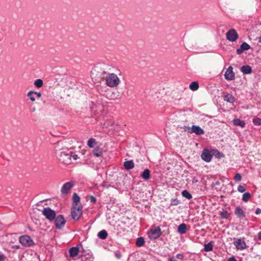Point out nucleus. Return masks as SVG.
Returning <instances> with one entry per match:
<instances>
[{"label":"nucleus","mask_w":261,"mask_h":261,"mask_svg":"<svg viewBox=\"0 0 261 261\" xmlns=\"http://www.w3.org/2000/svg\"><path fill=\"white\" fill-rule=\"evenodd\" d=\"M124 167L127 170H130L134 167V163L132 160L127 161L124 163Z\"/></svg>","instance_id":"nucleus-20"},{"label":"nucleus","mask_w":261,"mask_h":261,"mask_svg":"<svg viewBox=\"0 0 261 261\" xmlns=\"http://www.w3.org/2000/svg\"><path fill=\"white\" fill-rule=\"evenodd\" d=\"M42 214L45 217V218L49 221L54 220L56 217L55 211L51 210L49 207H45L42 211Z\"/></svg>","instance_id":"nucleus-5"},{"label":"nucleus","mask_w":261,"mask_h":261,"mask_svg":"<svg viewBox=\"0 0 261 261\" xmlns=\"http://www.w3.org/2000/svg\"><path fill=\"white\" fill-rule=\"evenodd\" d=\"M5 259V255L4 254L0 253V261H3Z\"/></svg>","instance_id":"nucleus-44"},{"label":"nucleus","mask_w":261,"mask_h":261,"mask_svg":"<svg viewBox=\"0 0 261 261\" xmlns=\"http://www.w3.org/2000/svg\"><path fill=\"white\" fill-rule=\"evenodd\" d=\"M55 223L56 227L58 229H61L64 226L65 221L63 216L61 215L55 217Z\"/></svg>","instance_id":"nucleus-9"},{"label":"nucleus","mask_w":261,"mask_h":261,"mask_svg":"<svg viewBox=\"0 0 261 261\" xmlns=\"http://www.w3.org/2000/svg\"><path fill=\"white\" fill-rule=\"evenodd\" d=\"M72 200H73V206H77L79 205H81L80 204V198L77 195V194L76 193H74L73 194V197H72Z\"/></svg>","instance_id":"nucleus-17"},{"label":"nucleus","mask_w":261,"mask_h":261,"mask_svg":"<svg viewBox=\"0 0 261 261\" xmlns=\"http://www.w3.org/2000/svg\"><path fill=\"white\" fill-rule=\"evenodd\" d=\"M261 213V210L259 208H257L255 211V214L256 215L260 214Z\"/></svg>","instance_id":"nucleus-45"},{"label":"nucleus","mask_w":261,"mask_h":261,"mask_svg":"<svg viewBox=\"0 0 261 261\" xmlns=\"http://www.w3.org/2000/svg\"><path fill=\"white\" fill-rule=\"evenodd\" d=\"M15 248H17V249H18V248H19V246H15Z\"/></svg>","instance_id":"nucleus-51"},{"label":"nucleus","mask_w":261,"mask_h":261,"mask_svg":"<svg viewBox=\"0 0 261 261\" xmlns=\"http://www.w3.org/2000/svg\"><path fill=\"white\" fill-rule=\"evenodd\" d=\"M190 133H195L197 135H203L204 132L202 128L197 125H193L192 126L191 130L189 131Z\"/></svg>","instance_id":"nucleus-13"},{"label":"nucleus","mask_w":261,"mask_h":261,"mask_svg":"<svg viewBox=\"0 0 261 261\" xmlns=\"http://www.w3.org/2000/svg\"><path fill=\"white\" fill-rule=\"evenodd\" d=\"M227 261H237V260L234 257H231L229 258Z\"/></svg>","instance_id":"nucleus-46"},{"label":"nucleus","mask_w":261,"mask_h":261,"mask_svg":"<svg viewBox=\"0 0 261 261\" xmlns=\"http://www.w3.org/2000/svg\"><path fill=\"white\" fill-rule=\"evenodd\" d=\"M148 234L150 240H155L162 234L161 228L159 227H153L150 230Z\"/></svg>","instance_id":"nucleus-4"},{"label":"nucleus","mask_w":261,"mask_h":261,"mask_svg":"<svg viewBox=\"0 0 261 261\" xmlns=\"http://www.w3.org/2000/svg\"><path fill=\"white\" fill-rule=\"evenodd\" d=\"M189 88L193 91H196L199 88V84L197 82H193L190 84Z\"/></svg>","instance_id":"nucleus-25"},{"label":"nucleus","mask_w":261,"mask_h":261,"mask_svg":"<svg viewBox=\"0 0 261 261\" xmlns=\"http://www.w3.org/2000/svg\"><path fill=\"white\" fill-rule=\"evenodd\" d=\"M258 39H259L258 40L259 42L261 43V36L259 37Z\"/></svg>","instance_id":"nucleus-50"},{"label":"nucleus","mask_w":261,"mask_h":261,"mask_svg":"<svg viewBox=\"0 0 261 261\" xmlns=\"http://www.w3.org/2000/svg\"><path fill=\"white\" fill-rule=\"evenodd\" d=\"M233 123L236 126H239L242 128H244L245 126L246 123L244 121L241 120L239 119H235L233 120Z\"/></svg>","instance_id":"nucleus-16"},{"label":"nucleus","mask_w":261,"mask_h":261,"mask_svg":"<svg viewBox=\"0 0 261 261\" xmlns=\"http://www.w3.org/2000/svg\"><path fill=\"white\" fill-rule=\"evenodd\" d=\"M234 179L236 181H240L242 179V176L240 173H237L234 176Z\"/></svg>","instance_id":"nucleus-36"},{"label":"nucleus","mask_w":261,"mask_h":261,"mask_svg":"<svg viewBox=\"0 0 261 261\" xmlns=\"http://www.w3.org/2000/svg\"><path fill=\"white\" fill-rule=\"evenodd\" d=\"M107 236L108 233L105 230L100 231L97 234V237L102 240L106 239L107 238Z\"/></svg>","instance_id":"nucleus-24"},{"label":"nucleus","mask_w":261,"mask_h":261,"mask_svg":"<svg viewBox=\"0 0 261 261\" xmlns=\"http://www.w3.org/2000/svg\"><path fill=\"white\" fill-rule=\"evenodd\" d=\"M201 157L204 161L210 162L212 160L213 155L208 149H205L203 150Z\"/></svg>","instance_id":"nucleus-12"},{"label":"nucleus","mask_w":261,"mask_h":261,"mask_svg":"<svg viewBox=\"0 0 261 261\" xmlns=\"http://www.w3.org/2000/svg\"><path fill=\"white\" fill-rule=\"evenodd\" d=\"M168 261H177V260L174 258V257H171L168 259Z\"/></svg>","instance_id":"nucleus-47"},{"label":"nucleus","mask_w":261,"mask_h":261,"mask_svg":"<svg viewBox=\"0 0 261 261\" xmlns=\"http://www.w3.org/2000/svg\"><path fill=\"white\" fill-rule=\"evenodd\" d=\"M178 200L177 199H174V200H172L171 204L173 205H176L178 204Z\"/></svg>","instance_id":"nucleus-43"},{"label":"nucleus","mask_w":261,"mask_h":261,"mask_svg":"<svg viewBox=\"0 0 261 261\" xmlns=\"http://www.w3.org/2000/svg\"><path fill=\"white\" fill-rule=\"evenodd\" d=\"M33 94L36 96L37 98H39L41 97V93L40 92H35L33 91Z\"/></svg>","instance_id":"nucleus-39"},{"label":"nucleus","mask_w":261,"mask_h":261,"mask_svg":"<svg viewBox=\"0 0 261 261\" xmlns=\"http://www.w3.org/2000/svg\"><path fill=\"white\" fill-rule=\"evenodd\" d=\"M34 84L37 88H41L43 86V82L41 79H38L35 81Z\"/></svg>","instance_id":"nucleus-27"},{"label":"nucleus","mask_w":261,"mask_h":261,"mask_svg":"<svg viewBox=\"0 0 261 261\" xmlns=\"http://www.w3.org/2000/svg\"><path fill=\"white\" fill-rule=\"evenodd\" d=\"M69 253L71 257H74L76 256L79 253V248L76 247H73L69 250Z\"/></svg>","instance_id":"nucleus-15"},{"label":"nucleus","mask_w":261,"mask_h":261,"mask_svg":"<svg viewBox=\"0 0 261 261\" xmlns=\"http://www.w3.org/2000/svg\"><path fill=\"white\" fill-rule=\"evenodd\" d=\"M93 153L94 155L96 157L101 156L102 154V149L100 147L97 146L93 149Z\"/></svg>","instance_id":"nucleus-18"},{"label":"nucleus","mask_w":261,"mask_h":261,"mask_svg":"<svg viewBox=\"0 0 261 261\" xmlns=\"http://www.w3.org/2000/svg\"><path fill=\"white\" fill-rule=\"evenodd\" d=\"M82 215V206H73L71 209V216L73 220H78Z\"/></svg>","instance_id":"nucleus-6"},{"label":"nucleus","mask_w":261,"mask_h":261,"mask_svg":"<svg viewBox=\"0 0 261 261\" xmlns=\"http://www.w3.org/2000/svg\"><path fill=\"white\" fill-rule=\"evenodd\" d=\"M90 201L91 202L94 203L96 201V198L94 196H91L90 197Z\"/></svg>","instance_id":"nucleus-42"},{"label":"nucleus","mask_w":261,"mask_h":261,"mask_svg":"<svg viewBox=\"0 0 261 261\" xmlns=\"http://www.w3.org/2000/svg\"><path fill=\"white\" fill-rule=\"evenodd\" d=\"M233 244L238 250H243L247 245L244 238H233Z\"/></svg>","instance_id":"nucleus-7"},{"label":"nucleus","mask_w":261,"mask_h":261,"mask_svg":"<svg viewBox=\"0 0 261 261\" xmlns=\"http://www.w3.org/2000/svg\"><path fill=\"white\" fill-rule=\"evenodd\" d=\"M74 186V182L72 181L64 184L61 188V192L62 195H66Z\"/></svg>","instance_id":"nucleus-8"},{"label":"nucleus","mask_w":261,"mask_h":261,"mask_svg":"<svg viewBox=\"0 0 261 261\" xmlns=\"http://www.w3.org/2000/svg\"><path fill=\"white\" fill-rule=\"evenodd\" d=\"M243 51H244V50H243V49L241 47L239 48H238L237 49V53L238 55L241 54Z\"/></svg>","instance_id":"nucleus-40"},{"label":"nucleus","mask_w":261,"mask_h":261,"mask_svg":"<svg viewBox=\"0 0 261 261\" xmlns=\"http://www.w3.org/2000/svg\"><path fill=\"white\" fill-rule=\"evenodd\" d=\"M225 79L227 81H232L235 78V74L233 71L232 66H229L225 71L224 74Z\"/></svg>","instance_id":"nucleus-11"},{"label":"nucleus","mask_w":261,"mask_h":261,"mask_svg":"<svg viewBox=\"0 0 261 261\" xmlns=\"http://www.w3.org/2000/svg\"><path fill=\"white\" fill-rule=\"evenodd\" d=\"M253 123L255 125H261V119L259 118H255L253 120Z\"/></svg>","instance_id":"nucleus-35"},{"label":"nucleus","mask_w":261,"mask_h":261,"mask_svg":"<svg viewBox=\"0 0 261 261\" xmlns=\"http://www.w3.org/2000/svg\"><path fill=\"white\" fill-rule=\"evenodd\" d=\"M238 191L239 192L243 193L245 191V189L243 186L240 185L238 187Z\"/></svg>","instance_id":"nucleus-37"},{"label":"nucleus","mask_w":261,"mask_h":261,"mask_svg":"<svg viewBox=\"0 0 261 261\" xmlns=\"http://www.w3.org/2000/svg\"><path fill=\"white\" fill-rule=\"evenodd\" d=\"M240 47L244 50H247L250 48V45L246 42H243L241 45Z\"/></svg>","instance_id":"nucleus-34"},{"label":"nucleus","mask_w":261,"mask_h":261,"mask_svg":"<svg viewBox=\"0 0 261 261\" xmlns=\"http://www.w3.org/2000/svg\"><path fill=\"white\" fill-rule=\"evenodd\" d=\"M19 243L24 247H31L34 244L33 240L28 235H23L19 237Z\"/></svg>","instance_id":"nucleus-3"},{"label":"nucleus","mask_w":261,"mask_h":261,"mask_svg":"<svg viewBox=\"0 0 261 261\" xmlns=\"http://www.w3.org/2000/svg\"><path fill=\"white\" fill-rule=\"evenodd\" d=\"M96 144V140L94 138H90L87 142V145L90 148L94 147V145Z\"/></svg>","instance_id":"nucleus-28"},{"label":"nucleus","mask_w":261,"mask_h":261,"mask_svg":"<svg viewBox=\"0 0 261 261\" xmlns=\"http://www.w3.org/2000/svg\"><path fill=\"white\" fill-rule=\"evenodd\" d=\"M198 181V180L197 179H196L195 178H193V180H192V182L193 183H196Z\"/></svg>","instance_id":"nucleus-49"},{"label":"nucleus","mask_w":261,"mask_h":261,"mask_svg":"<svg viewBox=\"0 0 261 261\" xmlns=\"http://www.w3.org/2000/svg\"><path fill=\"white\" fill-rule=\"evenodd\" d=\"M251 197V195L248 192L245 193L242 196V200L245 202H247Z\"/></svg>","instance_id":"nucleus-31"},{"label":"nucleus","mask_w":261,"mask_h":261,"mask_svg":"<svg viewBox=\"0 0 261 261\" xmlns=\"http://www.w3.org/2000/svg\"><path fill=\"white\" fill-rule=\"evenodd\" d=\"M27 96L29 98L30 100L34 102L36 100L35 95L33 94V91H30L27 93Z\"/></svg>","instance_id":"nucleus-29"},{"label":"nucleus","mask_w":261,"mask_h":261,"mask_svg":"<svg viewBox=\"0 0 261 261\" xmlns=\"http://www.w3.org/2000/svg\"><path fill=\"white\" fill-rule=\"evenodd\" d=\"M226 35L227 39L231 42L235 41L238 37V34L236 30L234 29H231L228 31L226 33Z\"/></svg>","instance_id":"nucleus-10"},{"label":"nucleus","mask_w":261,"mask_h":261,"mask_svg":"<svg viewBox=\"0 0 261 261\" xmlns=\"http://www.w3.org/2000/svg\"><path fill=\"white\" fill-rule=\"evenodd\" d=\"M183 197L187 198L188 199H191L192 198V195L187 190H184L182 193Z\"/></svg>","instance_id":"nucleus-30"},{"label":"nucleus","mask_w":261,"mask_h":261,"mask_svg":"<svg viewBox=\"0 0 261 261\" xmlns=\"http://www.w3.org/2000/svg\"><path fill=\"white\" fill-rule=\"evenodd\" d=\"M56 154L59 160L65 165L71 164L79 158L74 152L63 148L61 143H58L56 146Z\"/></svg>","instance_id":"nucleus-1"},{"label":"nucleus","mask_w":261,"mask_h":261,"mask_svg":"<svg viewBox=\"0 0 261 261\" xmlns=\"http://www.w3.org/2000/svg\"><path fill=\"white\" fill-rule=\"evenodd\" d=\"M258 239L261 240V231L258 233Z\"/></svg>","instance_id":"nucleus-48"},{"label":"nucleus","mask_w":261,"mask_h":261,"mask_svg":"<svg viewBox=\"0 0 261 261\" xmlns=\"http://www.w3.org/2000/svg\"><path fill=\"white\" fill-rule=\"evenodd\" d=\"M220 215L223 219H227L228 218V212L225 210H223L220 212Z\"/></svg>","instance_id":"nucleus-33"},{"label":"nucleus","mask_w":261,"mask_h":261,"mask_svg":"<svg viewBox=\"0 0 261 261\" xmlns=\"http://www.w3.org/2000/svg\"><path fill=\"white\" fill-rule=\"evenodd\" d=\"M80 261H91L90 258L87 257L85 256H83L81 257Z\"/></svg>","instance_id":"nucleus-38"},{"label":"nucleus","mask_w":261,"mask_h":261,"mask_svg":"<svg viewBox=\"0 0 261 261\" xmlns=\"http://www.w3.org/2000/svg\"><path fill=\"white\" fill-rule=\"evenodd\" d=\"M213 246L211 243L204 245V251L206 252L211 251L213 250Z\"/></svg>","instance_id":"nucleus-32"},{"label":"nucleus","mask_w":261,"mask_h":261,"mask_svg":"<svg viewBox=\"0 0 261 261\" xmlns=\"http://www.w3.org/2000/svg\"><path fill=\"white\" fill-rule=\"evenodd\" d=\"M144 240L142 237H139L137 239L136 244L138 247H141L144 244Z\"/></svg>","instance_id":"nucleus-26"},{"label":"nucleus","mask_w":261,"mask_h":261,"mask_svg":"<svg viewBox=\"0 0 261 261\" xmlns=\"http://www.w3.org/2000/svg\"><path fill=\"white\" fill-rule=\"evenodd\" d=\"M150 172L148 169H146L141 174V177L144 180H147L150 178Z\"/></svg>","instance_id":"nucleus-21"},{"label":"nucleus","mask_w":261,"mask_h":261,"mask_svg":"<svg viewBox=\"0 0 261 261\" xmlns=\"http://www.w3.org/2000/svg\"><path fill=\"white\" fill-rule=\"evenodd\" d=\"M176 256V258L179 259H182L184 258L183 255L181 254H180V253L177 254Z\"/></svg>","instance_id":"nucleus-41"},{"label":"nucleus","mask_w":261,"mask_h":261,"mask_svg":"<svg viewBox=\"0 0 261 261\" xmlns=\"http://www.w3.org/2000/svg\"><path fill=\"white\" fill-rule=\"evenodd\" d=\"M120 83V80L118 76L113 73H108L106 77V85L111 87H117Z\"/></svg>","instance_id":"nucleus-2"},{"label":"nucleus","mask_w":261,"mask_h":261,"mask_svg":"<svg viewBox=\"0 0 261 261\" xmlns=\"http://www.w3.org/2000/svg\"><path fill=\"white\" fill-rule=\"evenodd\" d=\"M241 71L244 73V74H250L252 72V69L250 66L249 65H245L243 66L241 68Z\"/></svg>","instance_id":"nucleus-19"},{"label":"nucleus","mask_w":261,"mask_h":261,"mask_svg":"<svg viewBox=\"0 0 261 261\" xmlns=\"http://www.w3.org/2000/svg\"><path fill=\"white\" fill-rule=\"evenodd\" d=\"M234 214L239 218H244L245 217V212L242 208L239 206L235 208Z\"/></svg>","instance_id":"nucleus-14"},{"label":"nucleus","mask_w":261,"mask_h":261,"mask_svg":"<svg viewBox=\"0 0 261 261\" xmlns=\"http://www.w3.org/2000/svg\"><path fill=\"white\" fill-rule=\"evenodd\" d=\"M187 226L185 224H180L178 227V232L180 234H184L186 232Z\"/></svg>","instance_id":"nucleus-22"},{"label":"nucleus","mask_w":261,"mask_h":261,"mask_svg":"<svg viewBox=\"0 0 261 261\" xmlns=\"http://www.w3.org/2000/svg\"><path fill=\"white\" fill-rule=\"evenodd\" d=\"M224 99L229 103H233L235 100V98L231 94H227L224 96Z\"/></svg>","instance_id":"nucleus-23"}]
</instances>
